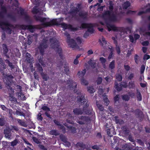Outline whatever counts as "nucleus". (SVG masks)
Masks as SVG:
<instances>
[{
	"instance_id": "nucleus-1",
	"label": "nucleus",
	"mask_w": 150,
	"mask_h": 150,
	"mask_svg": "<svg viewBox=\"0 0 150 150\" xmlns=\"http://www.w3.org/2000/svg\"><path fill=\"white\" fill-rule=\"evenodd\" d=\"M109 10L106 11L103 17L105 20L112 22H116L119 18V15L116 10L113 9V5L110 4L109 6Z\"/></svg>"
},
{
	"instance_id": "nucleus-2",
	"label": "nucleus",
	"mask_w": 150,
	"mask_h": 150,
	"mask_svg": "<svg viewBox=\"0 0 150 150\" xmlns=\"http://www.w3.org/2000/svg\"><path fill=\"white\" fill-rule=\"evenodd\" d=\"M77 100L79 102L81 103H84V106L83 109L76 108L74 109L73 112L75 115H79L82 114L83 112L84 111L85 113L87 114H90L91 113V112L90 110H85L86 108L88 106V104L86 103V100L84 98V95H79L77 97Z\"/></svg>"
},
{
	"instance_id": "nucleus-3",
	"label": "nucleus",
	"mask_w": 150,
	"mask_h": 150,
	"mask_svg": "<svg viewBox=\"0 0 150 150\" xmlns=\"http://www.w3.org/2000/svg\"><path fill=\"white\" fill-rule=\"evenodd\" d=\"M64 35L67 38V41L70 47L73 48L79 47L78 45L82 42V40L80 37H77L76 38V42L73 39L70 38V35L67 33H65Z\"/></svg>"
},
{
	"instance_id": "nucleus-4",
	"label": "nucleus",
	"mask_w": 150,
	"mask_h": 150,
	"mask_svg": "<svg viewBox=\"0 0 150 150\" xmlns=\"http://www.w3.org/2000/svg\"><path fill=\"white\" fill-rule=\"evenodd\" d=\"M13 78L14 77L12 75L7 74L4 79V81L7 86V87L10 94H13L14 92L13 90L11 87V84L13 82L12 80Z\"/></svg>"
},
{
	"instance_id": "nucleus-5",
	"label": "nucleus",
	"mask_w": 150,
	"mask_h": 150,
	"mask_svg": "<svg viewBox=\"0 0 150 150\" xmlns=\"http://www.w3.org/2000/svg\"><path fill=\"white\" fill-rule=\"evenodd\" d=\"M35 17L37 21L43 23L42 25L44 27L49 26L54 24V21L50 19L49 18H42L37 15H35Z\"/></svg>"
},
{
	"instance_id": "nucleus-6",
	"label": "nucleus",
	"mask_w": 150,
	"mask_h": 150,
	"mask_svg": "<svg viewBox=\"0 0 150 150\" xmlns=\"http://www.w3.org/2000/svg\"><path fill=\"white\" fill-rule=\"evenodd\" d=\"M50 42L51 47L55 50L58 52L59 56L61 57L62 49L59 46L58 41L55 38H52L50 39Z\"/></svg>"
},
{
	"instance_id": "nucleus-7",
	"label": "nucleus",
	"mask_w": 150,
	"mask_h": 150,
	"mask_svg": "<svg viewBox=\"0 0 150 150\" xmlns=\"http://www.w3.org/2000/svg\"><path fill=\"white\" fill-rule=\"evenodd\" d=\"M124 142V141L123 139L117 137L114 138L111 140V145L112 147H113L114 146H116L115 150H123L122 149H121L120 148L121 147V143Z\"/></svg>"
},
{
	"instance_id": "nucleus-8",
	"label": "nucleus",
	"mask_w": 150,
	"mask_h": 150,
	"mask_svg": "<svg viewBox=\"0 0 150 150\" xmlns=\"http://www.w3.org/2000/svg\"><path fill=\"white\" fill-rule=\"evenodd\" d=\"M75 120L77 123L82 125L90 121V119L88 117L81 116L76 117Z\"/></svg>"
},
{
	"instance_id": "nucleus-9",
	"label": "nucleus",
	"mask_w": 150,
	"mask_h": 150,
	"mask_svg": "<svg viewBox=\"0 0 150 150\" xmlns=\"http://www.w3.org/2000/svg\"><path fill=\"white\" fill-rule=\"evenodd\" d=\"M10 26L9 23L7 21H4L0 22V26L1 28L4 30H7V32L8 34L11 33V30L9 28Z\"/></svg>"
},
{
	"instance_id": "nucleus-10",
	"label": "nucleus",
	"mask_w": 150,
	"mask_h": 150,
	"mask_svg": "<svg viewBox=\"0 0 150 150\" xmlns=\"http://www.w3.org/2000/svg\"><path fill=\"white\" fill-rule=\"evenodd\" d=\"M47 40L43 39L42 42L40 43V46L38 47L40 53L42 55L44 54L45 49L47 47Z\"/></svg>"
},
{
	"instance_id": "nucleus-11",
	"label": "nucleus",
	"mask_w": 150,
	"mask_h": 150,
	"mask_svg": "<svg viewBox=\"0 0 150 150\" xmlns=\"http://www.w3.org/2000/svg\"><path fill=\"white\" fill-rule=\"evenodd\" d=\"M147 30L145 29L144 27H142L140 28V33L146 37L150 36V23L147 26Z\"/></svg>"
},
{
	"instance_id": "nucleus-12",
	"label": "nucleus",
	"mask_w": 150,
	"mask_h": 150,
	"mask_svg": "<svg viewBox=\"0 0 150 150\" xmlns=\"http://www.w3.org/2000/svg\"><path fill=\"white\" fill-rule=\"evenodd\" d=\"M2 47L3 51V54L7 58H9L11 56V51H9L8 50L7 48V46L5 44H3Z\"/></svg>"
},
{
	"instance_id": "nucleus-13",
	"label": "nucleus",
	"mask_w": 150,
	"mask_h": 150,
	"mask_svg": "<svg viewBox=\"0 0 150 150\" xmlns=\"http://www.w3.org/2000/svg\"><path fill=\"white\" fill-rule=\"evenodd\" d=\"M13 5H14L16 8L17 12L18 14L21 15H25V13L24 12V10L23 9L20 7H18V3L17 0H15V1L14 3L13 4Z\"/></svg>"
},
{
	"instance_id": "nucleus-14",
	"label": "nucleus",
	"mask_w": 150,
	"mask_h": 150,
	"mask_svg": "<svg viewBox=\"0 0 150 150\" xmlns=\"http://www.w3.org/2000/svg\"><path fill=\"white\" fill-rule=\"evenodd\" d=\"M106 26L108 30L109 31L112 30L115 31H118L120 30V28L116 27L114 25L111 23H107L106 24Z\"/></svg>"
},
{
	"instance_id": "nucleus-15",
	"label": "nucleus",
	"mask_w": 150,
	"mask_h": 150,
	"mask_svg": "<svg viewBox=\"0 0 150 150\" xmlns=\"http://www.w3.org/2000/svg\"><path fill=\"white\" fill-rule=\"evenodd\" d=\"M93 25L91 24L82 23L81 25V27L82 28H88V31L92 33L93 32L92 28Z\"/></svg>"
},
{
	"instance_id": "nucleus-16",
	"label": "nucleus",
	"mask_w": 150,
	"mask_h": 150,
	"mask_svg": "<svg viewBox=\"0 0 150 150\" xmlns=\"http://www.w3.org/2000/svg\"><path fill=\"white\" fill-rule=\"evenodd\" d=\"M142 8L143 9H146V10L139 11L138 13V15H141L143 14L146 12H150V4H148L146 6H144V7H142Z\"/></svg>"
},
{
	"instance_id": "nucleus-17",
	"label": "nucleus",
	"mask_w": 150,
	"mask_h": 150,
	"mask_svg": "<svg viewBox=\"0 0 150 150\" xmlns=\"http://www.w3.org/2000/svg\"><path fill=\"white\" fill-rule=\"evenodd\" d=\"M122 87L126 88L127 87V83L125 82H122L120 85L117 83L116 82L115 83V87L118 91H120L122 89Z\"/></svg>"
},
{
	"instance_id": "nucleus-18",
	"label": "nucleus",
	"mask_w": 150,
	"mask_h": 150,
	"mask_svg": "<svg viewBox=\"0 0 150 150\" xmlns=\"http://www.w3.org/2000/svg\"><path fill=\"white\" fill-rule=\"evenodd\" d=\"M3 2V0H0V4L1 5V10L0 11V17L1 18H2L4 17V14L6 12V9L5 7L2 6Z\"/></svg>"
},
{
	"instance_id": "nucleus-19",
	"label": "nucleus",
	"mask_w": 150,
	"mask_h": 150,
	"mask_svg": "<svg viewBox=\"0 0 150 150\" xmlns=\"http://www.w3.org/2000/svg\"><path fill=\"white\" fill-rule=\"evenodd\" d=\"M67 85L69 88H74L76 87V84L71 80H69L67 81Z\"/></svg>"
},
{
	"instance_id": "nucleus-20",
	"label": "nucleus",
	"mask_w": 150,
	"mask_h": 150,
	"mask_svg": "<svg viewBox=\"0 0 150 150\" xmlns=\"http://www.w3.org/2000/svg\"><path fill=\"white\" fill-rule=\"evenodd\" d=\"M21 28L23 30H29L31 32H33L35 30L34 27L31 25H22L21 26Z\"/></svg>"
},
{
	"instance_id": "nucleus-21",
	"label": "nucleus",
	"mask_w": 150,
	"mask_h": 150,
	"mask_svg": "<svg viewBox=\"0 0 150 150\" xmlns=\"http://www.w3.org/2000/svg\"><path fill=\"white\" fill-rule=\"evenodd\" d=\"M74 13L76 14V16H78L79 15V16L83 18H85L87 17L86 14L82 12L76 10V11H75Z\"/></svg>"
},
{
	"instance_id": "nucleus-22",
	"label": "nucleus",
	"mask_w": 150,
	"mask_h": 150,
	"mask_svg": "<svg viewBox=\"0 0 150 150\" xmlns=\"http://www.w3.org/2000/svg\"><path fill=\"white\" fill-rule=\"evenodd\" d=\"M4 134H5V137L8 139H11L12 136L11 134V130L9 129H6L4 130Z\"/></svg>"
},
{
	"instance_id": "nucleus-23",
	"label": "nucleus",
	"mask_w": 150,
	"mask_h": 150,
	"mask_svg": "<svg viewBox=\"0 0 150 150\" xmlns=\"http://www.w3.org/2000/svg\"><path fill=\"white\" fill-rule=\"evenodd\" d=\"M72 117L71 114L70 113H68L65 116L67 122L71 124L73 123V122L71 120Z\"/></svg>"
},
{
	"instance_id": "nucleus-24",
	"label": "nucleus",
	"mask_w": 150,
	"mask_h": 150,
	"mask_svg": "<svg viewBox=\"0 0 150 150\" xmlns=\"http://www.w3.org/2000/svg\"><path fill=\"white\" fill-rule=\"evenodd\" d=\"M43 58V56H42V58H40L39 59V62L40 63H41V65L43 66H45L46 65V64L47 65H48V62H50L51 61V59H47V62L46 60V62H43L42 60V59Z\"/></svg>"
},
{
	"instance_id": "nucleus-25",
	"label": "nucleus",
	"mask_w": 150,
	"mask_h": 150,
	"mask_svg": "<svg viewBox=\"0 0 150 150\" xmlns=\"http://www.w3.org/2000/svg\"><path fill=\"white\" fill-rule=\"evenodd\" d=\"M62 27L64 29H69L71 30H74L73 28L71 25H67L64 23H62L61 24Z\"/></svg>"
},
{
	"instance_id": "nucleus-26",
	"label": "nucleus",
	"mask_w": 150,
	"mask_h": 150,
	"mask_svg": "<svg viewBox=\"0 0 150 150\" xmlns=\"http://www.w3.org/2000/svg\"><path fill=\"white\" fill-rule=\"evenodd\" d=\"M86 72V70L84 69L82 71H79L77 74V75L79 78H82Z\"/></svg>"
},
{
	"instance_id": "nucleus-27",
	"label": "nucleus",
	"mask_w": 150,
	"mask_h": 150,
	"mask_svg": "<svg viewBox=\"0 0 150 150\" xmlns=\"http://www.w3.org/2000/svg\"><path fill=\"white\" fill-rule=\"evenodd\" d=\"M32 12L34 14H37L38 13L40 14H42V13L40 9L37 8L36 7H35L33 8L32 10Z\"/></svg>"
},
{
	"instance_id": "nucleus-28",
	"label": "nucleus",
	"mask_w": 150,
	"mask_h": 150,
	"mask_svg": "<svg viewBox=\"0 0 150 150\" xmlns=\"http://www.w3.org/2000/svg\"><path fill=\"white\" fill-rule=\"evenodd\" d=\"M16 120L20 125L25 127H27V125L25 121L22 120H20L18 119H16Z\"/></svg>"
},
{
	"instance_id": "nucleus-29",
	"label": "nucleus",
	"mask_w": 150,
	"mask_h": 150,
	"mask_svg": "<svg viewBox=\"0 0 150 150\" xmlns=\"http://www.w3.org/2000/svg\"><path fill=\"white\" fill-rule=\"evenodd\" d=\"M88 63L91 67L93 68H95L96 63L95 60L91 59L88 61Z\"/></svg>"
},
{
	"instance_id": "nucleus-30",
	"label": "nucleus",
	"mask_w": 150,
	"mask_h": 150,
	"mask_svg": "<svg viewBox=\"0 0 150 150\" xmlns=\"http://www.w3.org/2000/svg\"><path fill=\"white\" fill-rule=\"evenodd\" d=\"M112 39L114 40V42L116 46V50L118 54H119L120 53V49L119 46H117V42L115 38L114 37L112 38Z\"/></svg>"
},
{
	"instance_id": "nucleus-31",
	"label": "nucleus",
	"mask_w": 150,
	"mask_h": 150,
	"mask_svg": "<svg viewBox=\"0 0 150 150\" xmlns=\"http://www.w3.org/2000/svg\"><path fill=\"white\" fill-rule=\"evenodd\" d=\"M118 118V117L116 116L114 118V120L115 121L116 123L117 124H122L124 123V122L122 120H119Z\"/></svg>"
},
{
	"instance_id": "nucleus-32",
	"label": "nucleus",
	"mask_w": 150,
	"mask_h": 150,
	"mask_svg": "<svg viewBox=\"0 0 150 150\" xmlns=\"http://www.w3.org/2000/svg\"><path fill=\"white\" fill-rule=\"evenodd\" d=\"M64 71L65 73L68 74L69 72V68L68 64H65L64 65Z\"/></svg>"
},
{
	"instance_id": "nucleus-33",
	"label": "nucleus",
	"mask_w": 150,
	"mask_h": 150,
	"mask_svg": "<svg viewBox=\"0 0 150 150\" xmlns=\"http://www.w3.org/2000/svg\"><path fill=\"white\" fill-rule=\"evenodd\" d=\"M17 96L18 97H21V99L22 100H25V97L24 96V95L21 93V91L19 92L18 91L17 92Z\"/></svg>"
},
{
	"instance_id": "nucleus-34",
	"label": "nucleus",
	"mask_w": 150,
	"mask_h": 150,
	"mask_svg": "<svg viewBox=\"0 0 150 150\" xmlns=\"http://www.w3.org/2000/svg\"><path fill=\"white\" fill-rule=\"evenodd\" d=\"M5 62L7 64L9 67H10L11 69H13L14 68V65H13V64L10 62L9 60L6 59L5 61Z\"/></svg>"
},
{
	"instance_id": "nucleus-35",
	"label": "nucleus",
	"mask_w": 150,
	"mask_h": 150,
	"mask_svg": "<svg viewBox=\"0 0 150 150\" xmlns=\"http://www.w3.org/2000/svg\"><path fill=\"white\" fill-rule=\"evenodd\" d=\"M54 122L55 124H56V125L58 126H59V127L60 128H61L62 129H65L64 127V126H63L62 125H61L60 124V123L59 122H58V121L56 120H54ZM64 131H65V130H64Z\"/></svg>"
},
{
	"instance_id": "nucleus-36",
	"label": "nucleus",
	"mask_w": 150,
	"mask_h": 150,
	"mask_svg": "<svg viewBox=\"0 0 150 150\" xmlns=\"http://www.w3.org/2000/svg\"><path fill=\"white\" fill-rule=\"evenodd\" d=\"M50 134L51 135H54L55 136L58 135L59 134V132L56 130H51L50 132Z\"/></svg>"
},
{
	"instance_id": "nucleus-37",
	"label": "nucleus",
	"mask_w": 150,
	"mask_h": 150,
	"mask_svg": "<svg viewBox=\"0 0 150 150\" xmlns=\"http://www.w3.org/2000/svg\"><path fill=\"white\" fill-rule=\"evenodd\" d=\"M130 5V3L129 1H127L125 2L123 5V6L124 8L126 9Z\"/></svg>"
},
{
	"instance_id": "nucleus-38",
	"label": "nucleus",
	"mask_w": 150,
	"mask_h": 150,
	"mask_svg": "<svg viewBox=\"0 0 150 150\" xmlns=\"http://www.w3.org/2000/svg\"><path fill=\"white\" fill-rule=\"evenodd\" d=\"M100 40L101 43V45L102 46H103V45H105L107 44V42L105 40V38L103 37H102L100 39Z\"/></svg>"
},
{
	"instance_id": "nucleus-39",
	"label": "nucleus",
	"mask_w": 150,
	"mask_h": 150,
	"mask_svg": "<svg viewBox=\"0 0 150 150\" xmlns=\"http://www.w3.org/2000/svg\"><path fill=\"white\" fill-rule=\"evenodd\" d=\"M129 88H134L135 87L134 82V81H131L129 82Z\"/></svg>"
},
{
	"instance_id": "nucleus-40",
	"label": "nucleus",
	"mask_w": 150,
	"mask_h": 150,
	"mask_svg": "<svg viewBox=\"0 0 150 150\" xmlns=\"http://www.w3.org/2000/svg\"><path fill=\"white\" fill-rule=\"evenodd\" d=\"M122 146V149L123 150H128L130 149V147L127 144H125L123 145L121 144Z\"/></svg>"
},
{
	"instance_id": "nucleus-41",
	"label": "nucleus",
	"mask_w": 150,
	"mask_h": 150,
	"mask_svg": "<svg viewBox=\"0 0 150 150\" xmlns=\"http://www.w3.org/2000/svg\"><path fill=\"white\" fill-rule=\"evenodd\" d=\"M73 133H76V129L74 127H72L71 126H67Z\"/></svg>"
},
{
	"instance_id": "nucleus-42",
	"label": "nucleus",
	"mask_w": 150,
	"mask_h": 150,
	"mask_svg": "<svg viewBox=\"0 0 150 150\" xmlns=\"http://www.w3.org/2000/svg\"><path fill=\"white\" fill-rule=\"evenodd\" d=\"M103 96V100L105 104V105H108L109 104V101L108 99V98L106 97V96L104 95Z\"/></svg>"
},
{
	"instance_id": "nucleus-43",
	"label": "nucleus",
	"mask_w": 150,
	"mask_h": 150,
	"mask_svg": "<svg viewBox=\"0 0 150 150\" xmlns=\"http://www.w3.org/2000/svg\"><path fill=\"white\" fill-rule=\"evenodd\" d=\"M115 62L114 60L112 61L110 64L109 65V67L111 69H112L115 68Z\"/></svg>"
},
{
	"instance_id": "nucleus-44",
	"label": "nucleus",
	"mask_w": 150,
	"mask_h": 150,
	"mask_svg": "<svg viewBox=\"0 0 150 150\" xmlns=\"http://www.w3.org/2000/svg\"><path fill=\"white\" fill-rule=\"evenodd\" d=\"M88 91L90 93H92L95 92V90L92 86H89L87 88Z\"/></svg>"
},
{
	"instance_id": "nucleus-45",
	"label": "nucleus",
	"mask_w": 150,
	"mask_h": 150,
	"mask_svg": "<svg viewBox=\"0 0 150 150\" xmlns=\"http://www.w3.org/2000/svg\"><path fill=\"white\" fill-rule=\"evenodd\" d=\"M81 84L83 85H86L88 84V81L84 78L81 79Z\"/></svg>"
},
{
	"instance_id": "nucleus-46",
	"label": "nucleus",
	"mask_w": 150,
	"mask_h": 150,
	"mask_svg": "<svg viewBox=\"0 0 150 150\" xmlns=\"http://www.w3.org/2000/svg\"><path fill=\"white\" fill-rule=\"evenodd\" d=\"M137 98L138 100L139 101H141L142 100V96L141 94V93L139 92L138 91H137Z\"/></svg>"
},
{
	"instance_id": "nucleus-47",
	"label": "nucleus",
	"mask_w": 150,
	"mask_h": 150,
	"mask_svg": "<svg viewBox=\"0 0 150 150\" xmlns=\"http://www.w3.org/2000/svg\"><path fill=\"white\" fill-rule=\"evenodd\" d=\"M122 130L123 131V133L126 135H128L129 133V130L127 129L125 127H124L122 128Z\"/></svg>"
},
{
	"instance_id": "nucleus-48",
	"label": "nucleus",
	"mask_w": 150,
	"mask_h": 150,
	"mask_svg": "<svg viewBox=\"0 0 150 150\" xmlns=\"http://www.w3.org/2000/svg\"><path fill=\"white\" fill-rule=\"evenodd\" d=\"M42 76L43 79L45 81H47L49 79V77L48 76L47 74H42Z\"/></svg>"
},
{
	"instance_id": "nucleus-49",
	"label": "nucleus",
	"mask_w": 150,
	"mask_h": 150,
	"mask_svg": "<svg viewBox=\"0 0 150 150\" xmlns=\"http://www.w3.org/2000/svg\"><path fill=\"white\" fill-rule=\"evenodd\" d=\"M16 114L18 115L25 116V114L23 112L18 110H17L16 111Z\"/></svg>"
},
{
	"instance_id": "nucleus-50",
	"label": "nucleus",
	"mask_w": 150,
	"mask_h": 150,
	"mask_svg": "<svg viewBox=\"0 0 150 150\" xmlns=\"http://www.w3.org/2000/svg\"><path fill=\"white\" fill-rule=\"evenodd\" d=\"M96 103L98 107L99 108L100 110L101 111H103L104 109L102 106L101 105L98 103L97 102H96Z\"/></svg>"
},
{
	"instance_id": "nucleus-51",
	"label": "nucleus",
	"mask_w": 150,
	"mask_h": 150,
	"mask_svg": "<svg viewBox=\"0 0 150 150\" xmlns=\"http://www.w3.org/2000/svg\"><path fill=\"white\" fill-rule=\"evenodd\" d=\"M18 143V140L17 139H15L11 142V145L13 146L16 145Z\"/></svg>"
},
{
	"instance_id": "nucleus-52",
	"label": "nucleus",
	"mask_w": 150,
	"mask_h": 150,
	"mask_svg": "<svg viewBox=\"0 0 150 150\" xmlns=\"http://www.w3.org/2000/svg\"><path fill=\"white\" fill-rule=\"evenodd\" d=\"M116 79L119 81H121L122 80V77L121 75L119 74H117L116 75Z\"/></svg>"
},
{
	"instance_id": "nucleus-53",
	"label": "nucleus",
	"mask_w": 150,
	"mask_h": 150,
	"mask_svg": "<svg viewBox=\"0 0 150 150\" xmlns=\"http://www.w3.org/2000/svg\"><path fill=\"white\" fill-rule=\"evenodd\" d=\"M42 109L43 110L45 111L46 112H47L50 111V109L46 106H43L42 107Z\"/></svg>"
},
{
	"instance_id": "nucleus-54",
	"label": "nucleus",
	"mask_w": 150,
	"mask_h": 150,
	"mask_svg": "<svg viewBox=\"0 0 150 150\" xmlns=\"http://www.w3.org/2000/svg\"><path fill=\"white\" fill-rule=\"evenodd\" d=\"M33 141L37 144H38L40 143V140L39 139H38L35 137H33Z\"/></svg>"
},
{
	"instance_id": "nucleus-55",
	"label": "nucleus",
	"mask_w": 150,
	"mask_h": 150,
	"mask_svg": "<svg viewBox=\"0 0 150 150\" xmlns=\"http://www.w3.org/2000/svg\"><path fill=\"white\" fill-rule=\"evenodd\" d=\"M100 60L103 64H104L106 62V59L103 57H100Z\"/></svg>"
},
{
	"instance_id": "nucleus-56",
	"label": "nucleus",
	"mask_w": 150,
	"mask_h": 150,
	"mask_svg": "<svg viewBox=\"0 0 150 150\" xmlns=\"http://www.w3.org/2000/svg\"><path fill=\"white\" fill-rule=\"evenodd\" d=\"M77 146H79L82 148H84L85 147V145L82 143H78L77 144Z\"/></svg>"
},
{
	"instance_id": "nucleus-57",
	"label": "nucleus",
	"mask_w": 150,
	"mask_h": 150,
	"mask_svg": "<svg viewBox=\"0 0 150 150\" xmlns=\"http://www.w3.org/2000/svg\"><path fill=\"white\" fill-rule=\"evenodd\" d=\"M129 97L127 95H125L122 96V99L124 100L128 101L129 99Z\"/></svg>"
},
{
	"instance_id": "nucleus-58",
	"label": "nucleus",
	"mask_w": 150,
	"mask_h": 150,
	"mask_svg": "<svg viewBox=\"0 0 150 150\" xmlns=\"http://www.w3.org/2000/svg\"><path fill=\"white\" fill-rule=\"evenodd\" d=\"M102 79L101 77H98L96 81L98 84H100L102 82Z\"/></svg>"
},
{
	"instance_id": "nucleus-59",
	"label": "nucleus",
	"mask_w": 150,
	"mask_h": 150,
	"mask_svg": "<svg viewBox=\"0 0 150 150\" xmlns=\"http://www.w3.org/2000/svg\"><path fill=\"white\" fill-rule=\"evenodd\" d=\"M134 76V74L132 73H130L129 74V76L128 77V78L130 80H131L132 79H133Z\"/></svg>"
},
{
	"instance_id": "nucleus-60",
	"label": "nucleus",
	"mask_w": 150,
	"mask_h": 150,
	"mask_svg": "<svg viewBox=\"0 0 150 150\" xmlns=\"http://www.w3.org/2000/svg\"><path fill=\"white\" fill-rule=\"evenodd\" d=\"M10 100L13 103L16 102V98L13 96H10Z\"/></svg>"
},
{
	"instance_id": "nucleus-61",
	"label": "nucleus",
	"mask_w": 150,
	"mask_h": 150,
	"mask_svg": "<svg viewBox=\"0 0 150 150\" xmlns=\"http://www.w3.org/2000/svg\"><path fill=\"white\" fill-rule=\"evenodd\" d=\"M111 128L108 129L107 130V133L108 135L110 137H111L112 136L111 132L110 131V130L111 129Z\"/></svg>"
},
{
	"instance_id": "nucleus-62",
	"label": "nucleus",
	"mask_w": 150,
	"mask_h": 150,
	"mask_svg": "<svg viewBox=\"0 0 150 150\" xmlns=\"http://www.w3.org/2000/svg\"><path fill=\"white\" fill-rule=\"evenodd\" d=\"M60 138L63 141L66 142L67 141L66 138L63 135H60Z\"/></svg>"
},
{
	"instance_id": "nucleus-63",
	"label": "nucleus",
	"mask_w": 150,
	"mask_h": 150,
	"mask_svg": "<svg viewBox=\"0 0 150 150\" xmlns=\"http://www.w3.org/2000/svg\"><path fill=\"white\" fill-rule=\"evenodd\" d=\"M145 69V67L144 65H142V66L141 67L140 72L141 73H143Z\"/></svg>"
},
{
	"instance_id": "nucleus-64",
	"label": "nucleus",
	"mask_w": 150,
	"mask_h": 150,
	"mask_svg": "<svg viewBox=\"0 0 150 150\" xmlns=\"http://www.w3.org/2000/svg\"><path fill=\"white\" fill-rule=\"evenodd\" d=\"M11 129L14 130L16 131H17L19 130L18 128L17 127L14 126H12V129Z\"/></svg>"
}]
</instances>
